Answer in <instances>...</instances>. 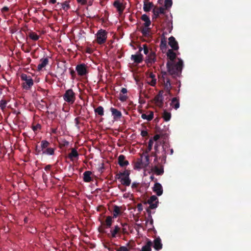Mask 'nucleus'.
<instances>
[{"instance_id":"f257e3e1","label":"nucleus","mask_w":251,"mask_h":251,"mask_svg":"<svg viewBox=\"0 0 251 251\" xmlns=\"http://www.w3.org/2000/svg\"><path fill=\"white\" fill-rule=\"evenodd\" d=\"M183 65V61L180 58H178V61L176 63L168 61L166 64L169 75H172L174 77L179 76L181 75Z\"/></svg>"},{"instance_id":"f03ea898","label":"nucleus","mask_w":251,"mask_h":251,"mask_svg":"<svg viewBox=\"0 0 251 251\" xmlns=\"http://www.w3.org/2000/svg\"><path fill=\"white\" fill-rule=\"evenodd\" d=\"M161 73L162 77L161 78H160V80L163 83L164 90L167 93L168 95L169 96L172 97L173 96V94L171 90L173 88V87L172 86L171 79L167 72H162Z\"/></svg>"},{"instance_id":"7ed1b4c3","label":"nucleus","mask_w":251,"mask_h":251,"mask_svg":"<svg viewBox=\"0 0 251 251\" xmlns=\"http://www.w3.org/2000/svg\"><path fill=\"white\" fill-rule=\"evenodd\" d=\"M162 26L164 30L166 29V31H163V37H161L160 45V49L163 50H166L167 48V41L164 35L165 34H167L168 32L169 33L171 32L173 28L172 23H170L169 21L166 22L165 23L162 24Z\"/></svg>"},{"instance_id":"20e7f679","label":"nucleus","mask_w":251,"mask_h":251,"mask_svg":"<svg viewBox=\"0 0 251 251\" xmlns=\"http://www.w3.org/2000/svg\"><path fill=\"white\" fill-rule=\"evenodd\" d=\"M96 36L97 42L99 45H101L106 42L107 37V32L105 30L100 29L98 31Z\"/></svg>"},{"instance_id":"39448f33","label":"nucleus","mask_w":251,"mask_h":251,"mask_svg":"<svg viewBox=\"0 0 251 251\" xmlns=\"http://www.w3.org/2000/svg\"><path fill=\"white\" fill-rule=\"evenodd\" d=\"M63 99L68 103L73 104L75 100V94L72 89H68L64 94Z\"/></svg>"},{"instance_id":"423d86ee","label":"nucleus","mask_w":251,"mask_h":251,"mask_svg":"<svg viewBox=\"0 0 251 251\" xmlns=\"http://www.w3.org/2000/svg\"><path fill=\"white\" fill-rule=\"evenodd\" d=\"M21 78L22 80L25 81L23 84L24 89L26 90L29 89L33 85V80L30 75H27L25 74H22L21 75Z\"/></svg>"},{"instance_id":"0eeeda50","label":"nucleus","mask_w":251,"mask_h":251,"mask_svg":"<svg viewBox=\"0 0 251 251\" xmlns=\"http://www.w3.org/2000/svg\"><path fill=\"white\" fill-rule=\"evenodd\" d=\"M75 70L80 76L86 75L88 73V67L84 63L78 64L76 66Z\"/></svg>"},{"instance_id":"6e6552de","label":"nucleus","mask_w":251,"mask_h":251,"mask_svg":"<svg viewBox=\"0 0 251 251\" xmlns=\"http://www.w3.org/2000/svg\"><path fill=\"white\" fill-rule=\"evenodd\" d=\"M167 8L164 7H155L152 10L153 14L152 18H157L161 17V16H165V11Z\"/></svg>"},{"instance_id":"1a4fd4ad","label":"nucleus","mask_w":251,"mask_h":251,"mask_svg":"<svg viewBox=\"0 0 251 251\" xmlns=\"http://www.w3.org/2000/svg\"><path fill=\"white\" fill-rule=\"evenodd\" d=\"M147 203L150 204V206L147 208L150 210L156 208L158 203L157 197L155 195L151 196L147 201Z\"/></svg>"},{"instance_id":"9d476101","label":"nucleus","mask_w":251,"mask_h":251,"mask_svg":"<svg viewBox=\"0 0 251 251\" xmlns=\"http://www.w3.org/2000/svg\"><path fill=\"white\" fill-rule=\"evenodd\" d=\"M163 91H160L158 94L156 95L153 99L155 105L159 107H162L163 106Z\"/></svg>"},{"instance_id":"9b49d317","label":"nucleus","mask_w":251,"mask_h":251,"mask_svg":"<svg viewBox=\"0 0 251 251\" xmlns=\"http://www.w3.org/2000/svg\"><path fill=\"white\" fill-rule=\"evenodd\" d=\"M156 54L155 52L151 50L149 54L147 56L146 62L148 65H151L156 61Z\"/></svg>"},{"instance_id":"f8f14e48","label":"nucleus","mask_w":251,"mask_h":251,"mask_svg":"<svg viewBox=\"0 0 251 251\" xmlns=\"http://www.w3.org/2000/svg\"><path fill=\"white\" fill-rule=\"evenodd\" d=\"M110 110L111 112L112 116L115 121L119 120L122 117V112L114 107H111Z\"/></svg>"},{"instance_id":"ddd939ff","label":"nucleus","mask_w":251,"mask_h":251,"mask_svg":"<svg viewBox=\"0 0 251 251\" xmlns=\"http://www.w3.org/2000/svg\"><path fill=\"white\" fill-rule=\"evenodd\" d=\"M169 45L172 48V50H177L179 49L178 43L176 41L175 38L173 36L169 37Z\"/></svg>"},{"instance_id":"4468645a","label":"nucleus","mask_w":251,"mask_h":251,"mask_svg":"<svg viewBox=\"0 0 251 251\" xmlns=\"http://www.w3.org/2000/svg\"><path fill=\"white\" fill-rule=\"evenodd\" d=\"M151 171L157 176H161L164 174V166H152Z\"/></svg>"},{"instance_id":"2eb2a0df","label":"nucleus","mask_w":251,"mask_h":251,"mask_svg":"<svg viewBox=\"0 0 251 251\" xmlns=\"http://www.w3.org/2000/svg\"><path fill=\"white\" fill-rule=\"evenodd\" d=\"M153 191L158 196H161L163 193L162 185L159 183L156 182L153 187Z\"/></svg>"},{"instance_id":"dca6fc26","label":"nucleus","mask_w":251,"mask_h":251,"mask_svg":"<svg viewBox=\"0 0 251 251\" xmlns=\"http://www.w3.org/2000/svg\"><path fill=\"white\" fill-rule=\"evenodd\" d=\"M49 62V60L47 57L42 58L40 60V63L38 65L37 70L41 71L43 68L45 67Z\"/></svg>"},{"instance_id":"f3484780","label":"nucleus","mask_w":251,"mask_h":251,"mask_svg":"<svg viewBox=\"0 0 251 251\" xmlns=\"http://www.w3.org/2000/svg\"><path fill=\"white\" fill-rule=\"evenodd\" d=\"M125 158V156L123 154L120 155L118 157V164L122 167H126L129 165V162L126 160Z\"/></svg>"},{"instance_id":"a211bd4d","label":"nucleus","mask_w":251,"mask_h":251,"mask_svg":"<svg viewBox=\"0 0 251 251\" xmlns=\"http://www.w3.org/2000/svg\"><path fill=\"white\" fill-rule=\"evenodd\" d=\"M167 56L169 59L168 61L175 62V60L176 58V54L172 49H169L166 53Z\"/></svg>"},{"instance_id":"6ab92c4d","label":"nucleus","mask_w":251,"mask_h":251,"mask_svg":"<svg viewBox=\"0 0 251 251\" xmlns=\"http://www.w3.org/2000/svg\"><path fill=\"white\" fill-rule=\"evenodd\" d=\"M153 247L157 251L160 250L162 248L161 240L159 237L156 238L154 240Z\"/></svg>"},{"instance_id":"aec40b11","label":"nucleus","mask_w":251,"mask_h":251,"mask_svg":"<svg viewBox=\"0 0 251 251\" xmlns=\"http://www.w3.org/2000/svg\"><path fill=\"white\" fill-rule=\"evenodd\" d=\"M143 55L142 54H133L131 56V59L133 60L135 63L139 64L143 61Z\"/></svg>"},{"instance_id":"412c9836","label":"nucleus","mask_w":251,"mask_h":251,"mask_svg":"<svg viewBox=\"0 0 251 251\" xmlns=\"http://www.w3.org/2000/svg\"><path fill=\"white\" fill-rule=\"evenodd\" d=\"M146 167V165L144 162H143L142 159L139 158L138 159L137 161L135 162L134 168V169H140Z\"/></svg>"},{"instance_id":"4be33fe9","label":"nucleus","mask_w":251,"mask_h":251,"mask_svg":"<svg viewBox=\"0 0 251 251\" xmlns=\"http://www.w3.org/2000/svg\"><path fill=\"white\" fill-rule=\"evenodd\" d=\"M70 0H66L63 2H58L57 3V4L60 5L61 7V8L64 10L67 11L71 8V6L70 5Z\"/></svg>"},{"instance_id":"5701e85b","label":"nucleus","mask_w":251,"mask_h":251,"mask_svg":"<svg viewBox=\"0 0 251 251\" xmlns=\"http://www.w3.org/2000/svg\"><path fill=\"white\" fill-rule=\"evenodd\" d=\"M113 5L115 7L117 8V11L120 14L123 13L124 10V7L122 3H121L118 0H116L114 1Z\"/></svg>"},{"instance_id":"b1692460","label":"nucleus","mask_w":251,"mask_h":251,"mask_svg":"<svg viewBox=\"0 0 251 251\" xmlns=\"http://www.w3.org/2000/svg\"><path fill=\"white\" fill-rule=\"evenodd\" d=\"M92 172L90 171H85L83 173V181L85 182H90L92 180L91 175Z\"/></svg>"},{"instance_id":"393cba45","label":"nucleus","mask_w":251,"mask_h":251,"mask_svg":"<svg viewBox=\"0 0 251 251\" xmlns=\"http://www.w3.org/2000/svg\"><path fill=\"white\" fill-rule=\"evenodd\" d=\"M79 154L76 151V150L75 148H72L71 149V152L68 154V157L71 159V160L73 161L74 159L75 158H78Z\"/></svg>"},{"instance_id":"a878e982","label":"nucleus","mask_w":251,"mask_h":251,"mask_svg":"<svg viewBox=\"0 0 251 251\" xmlns=\"http://www.w3.org/2000/svg\"><path fill=\"white\" fill-rule=\"evenodd\" d=\"M159 157L161 158L162 163H166V151L164 147H162L161 151H160V154Z\"/></svg>"},{"instance_id":"bb28decb","label":"nucleus","mask_w":251,"mask_h":251,"mask_svg":"<svg viewBox=\"0 0 251 251\" xmlns=\"http://www.w3.org/2000/svg\"><path fill=\"white\" fill-rule=\"evenodd\" d=\"M146 211L148 214V219L146 221V224H149L151 226H153V220L151 215V210L149 208H147Z\"/></svg>"},{"instance_id":"cd10ccee","label":"nucleus","mask_w":251,"mask_h":251,"mask_svg":"<svg viewBox=\"0 0 251 251\" xmlns=\"http://www.w3.org/2000/svg\"><path fill=\"white\" fill-rule=\"evenodd\" d=\"M121 231V228L119 227L118 226H115L113 229L110 230L111 236L114 238L116 236L117 234H120Z\"/></svg>"},{"instance_id":"c85d7f7f","label":"nucleus","mask_w":251,"mask_h":251,"mask_svg":"<svg viewBox=\"0 0 251 251\" xmlns=\"http://www.w3.org/2000/svg\"><path fill=\"white\" fill-rule=\"evenodd\" d=\"M153 112L152 111H149V114H142L141 115V118L143 119L147 120L148 121H151L153 118Z\"/></svg>"},{"instance_id":"c756f323","label":"nucleus","mask_w":251,"mask_h":251,"mask_svg":"<svg viewBox=\"0 0 251 251\" xmlns=\"http://www.w3.org/2000/svg\"><path fill=\"white\" fill-rule=\"evenodd\" d=\"M141 19L145 22L144 26L146 27H149L151 24L149 17L146 14H144L141 17Z\"/></svg>"},{"instance_id":"7c9ffc66","label":"nucleus","mask_w":251,"mask_h":251,"mask_svg":"<svg viewBox=\"0 0 251 251\" xmlns=\"http://www.w3.org/2000/svg\"><path fill=\"white\" fill-rule=\"evenodd\" d=\"M121 213L120 207L118 205H115L113 207V217L116 218L119 215L121 214Z\"/></svg>"},{"instance_id":"2f4dec72","label":"nucleus","mask_w":251,"mask_h":251,"mask_svg":"<svg viewBox=\"0 0 251 251\" xmlns=\"http://www.w3.org/2000/svg\"><path fill=\"white\" fill-rule=\"evenodd\" d=\"M171 105L175 109H177L179 107V102L178 99L176 98H173L172 100Z\"/></svg>"},{"instance_id":"473e14b6","label":"nucleus","mask_w":251,"mask_h":251,"mask_svg":"<svg viewBox=\"0 0 251 251\" xmlns=\"http://www.w3.org/2000/svg\"><path fill=\"white\" fill-rule=\"evenodd\" d=\"M153 7V4L151 2H146L144 4L143 9L145 12H149Z\"/></svg>"},{"instance_id":"72a5a7b5","label":"nucleus","mask_w":251,"mask_h":251,"mask_svg":"<svg viewBox=\"0 0 251 251\" xmlns=\"http://www.w3.org/2000/svg\"><path fill=\"white\" fill-rule=\"evenodd\" d=\"M165 163H162L161 158L159 157L155 156L152 163V166H163Z\"/></svg>"},{"instance_id":"f704fd0d","label":"nucleus","mask_w":251,"mask_h":251,"mask_svg":"<svg viewBox=\"0 0 251 251\" xmlns=\"http://www.w3.org/2000/svg\"><path fill=\"white\" fill-rule=\"evenodd\" d=\"M121 183L126 186H129L131 183V179L129 177H123L121 180Z\"/></svg>"},{"instance_id":"c9c22d12","label":"nucleus","mask_w":251,"mask_h":251,"mask_svg":"<svg viewBox=\"0 0 251 251\" xmlns=\"http://www.w3.org/2000/svg\"><path fill=\"white\" fill-rule=\"evenodd\" d=\"M152 245V242L151 240L148 241L146 244L142 247L141 251H151V246Z\"/></svg>"},{"instance_id":"e433bc0d","label":"nucleus","mask_w":251,"mask_h":251,"mask_svg":"<svg viewBox=\"0 0 251 251\" xmlns=\"http://www.w3.org/2000/svg\"><path fill=\"white\" fill-rule=\"evenodd\" d=\"M95 112L100 116L104 115V109L102 106H99L94 109Z\"/></svg>"},{"instance_id":"4c0bfd02","label":"nucleus","mask_w":251,"mask_h":251,"mask_svg":"<svg viewBox=\"0 0 251 251\" xmlns=\"http://www.w3.org/2000/svg\"><path fill=\"white\" fill-rule=\"evenodd\" d=\"M153 144V140L152 138H151L148 142V146L147 149L144 151V154L149 153L152 149Z\"/></svg>"},{"instance_id":"58836bf2","label":"nucleus","mask_w":251,"mask_h":251,"mask_svg":"<svg viewBox=\"0 0 251 251\" xmlns=\"http://www.w3.org/2000/svg\"><path fill=\"white\" fill-rule=\"evenodd\" d=\"M43 153L47 155H53L54 153V149L51 148H48L43 151Z\"/></svg>"},{"instance_id":"ea45409f","label":"nucleus","mask_w":251,"mask_h":251,"mask_svg":"<svg viewBox=\"0 0 251 251\" xmlns=\"http://www.w3.org/2000/svg\"><path fill=\"white\" fill-rule=\"evenodd\" d=\"M28 36L31 39L34 41H37L39 39V36L34 32H30Z\"/></svg>"},{"instance_id":"a19ab883","label":"nucleus","mask_w":251,"mask_h":251,"mask_svg":"<svg viewBox=\"0 0 251 251\" xmlns=\"http://www.w3.org/2000/svg\"><path fill=\"white\" fill-rule=\"evenodd\" d=\"M150 31L151 29L149 27H145L141 29V33L144 36L148 37L150 35Z\"/></svg>"},{"instance_id":"79ce46f5","label":"nucleus","mask_w":251,"mask_h":251,"mask_svg":"<svg viewBox=\"0 0 251 251\" xmlns=\"http://www.w3.org/2000/svg\"><path fill=\"white\" fill-rule=\"evenodd\" d=\"M143 49L144 50V54L148 55L150 51H149L148 46L146 44L143 45V47H140L139 48V51H141Z\"/></svg>"},{"instance_id":"37998d69","label":"nucleus","mask_w":251,"mask_h":251,"mask_svg":"<svg viewBox=\"0 0 251 251\" xmlns=\"http://www.w3.org/2000/svg\"><path fill=\"white\" fill-rule=\"evenodd\" d=\"M50 145V143L46 140H42L41 142V146L42 151H43L45 149L48 148Z\"/></svg>"},{"instance_id":"c03bdc74","label":"nucleus","mask_w":251,"mask_h":251,"mask_svg":"<svg viewBox=\"0 0 251 251\" xmlns=\"http://www.w3.org/2000/svg\"><path fill=\"white\" fill-rule=\"evenodd\" d=\"M171 117V114L170 113L168 112L166 110H165L163 112V118L164 121L167 122L169 121Z\"/></svg>"},{"instance_id":"a18cd8bd","label":"nucleus","mask_w":251,"mask_h":251,"mask_svg":"<svg viewBox=\"0 0 251 251\" xmlns=\"http://www.w3.org/2000/svg\"><path fill=\"white\" fill-rule=\"evenodd\" d=\"M112 223V218L111 216L107 217L105 220V224L107 227H110Z\"/></svg>"},{"instance_id":"49530a36","label":"nucleus","mask_w":251,"mask_h":251,"mask_svg":"<svg viewBox=\"0 0 251 251\" xmlns=\"http://www.w3.org/2000/svg\"><path fill=\"white\" fill-rule=\"evenodd\" d=\"M7 101L5 100H1L0 101V107L2 111L6 108Z\"/></svg>"},{"instance_id":"de8ad7c7","label":"nucleus","mask_w":251,"mask_h":251,"mask_svg":"<svg viewBox=\"0 0 251 251\" xmlns=\"http://www.w3.org/2000/svg\"><path fill=\"white\" fill-rule=\"evenodd\" d=\"M172 0H165L164 6L166 7V8H170L172 6Z\"/></svg>"},{"instance_id":"09e8293b","label":"nucleus","mask_w":251,"mask_h":251,"mask_svg":"<svg viewBox=\"0 0 251 251\" xmlns=\"http://www.w3.org/2000/svg\"><path fill=\"white\" fill-rule=\"evenodd\" d=\"M130 174V170H126L124 172H120V175L123 177H129Z\"/></svg>"},{"instance_id":"8fccbe9b","label":"nucleus","mask_w":251,"mask_h":251,"mask_svg":"<svg viewBox=\"0 0 251 251\" xmlns=\"http://www.w3.org/2000/svg\"><path fill=\"white\" fill-rule=\"evenodd\" d=\"M143 155L145 156V160H146V161L144 163L147 166L149 165V164L150 163V156L149 155L148 153L144 154V153H143V154L141 155V157H142Z\"/></svg>"},{"instance_id":"3c124183","label":"nucleus","mask_w":251,"mask_h":251,"mask_svg":"<svg viewBox=\"0 0 251 251\" xmlns=\"http://www.w3.org/2000/svg\"><path fill=\"white\" fill-rule=\"evenodd\" d=\"M127 227V225L126 224H124V225H123V227L121 228V233H122L124 234H127L128 231Z\"/></svg>"},{"instance_id":"603ef678","label":"nucleus","mask_w":251,"mask_h":251,"mask_svg":"<svg viewBox=\"0 0 251 251\" xmlns=\"http://www.w3.org/2000/svg\"><path fill=\"white\" fill-rule=\"evenodd\" d=\"M69 71H70V74L71 75V78L72 79H74L76 77V73H75V72L74 71V70L72 68H69Z\"/></svg>"},{"instance_id":"864d4df0","label":"nucleus","mask_w":251,"mask_h":251,"mask_svg":"<svg viewBox=\"0 0 251 251\" xmlns=\"http://www.w3.org/2000/svg\"><path fill=\"white\" fill-rule=\"evenodd\" d=\"M158 144L156 143L154 147V149L155 150V152L157 156H159L160 154V151L158 149Z\"/></svg>"},{"instance_id":"5fc2aeb1","label":"nucleus","mask_w":251,"mask_h":251,"mask_svg":"<svg viewBox=\"0 0 251 251\" xmlns=\"http://www.w3.org/2000/svg\"><path fill=\"white\" fill-rule=\"evenodd\" d=\"M117 251H129L127 247L125 246H121L116 249Z\"/></svg>"},{"instance_id":"6e6d98bb","label":"nucleus","mask_w":251,"mask_h":251,"mask_svg":"<svg viewBox=\"0 0 251 251\" xmlns=\"http://www.w3.org/2000/svg\"><path fill=\"white\" fill-rule=\"evenodd\" d=\"M127 97L126 95H123L120 94L119 99L122 101H125L126 100Z\"/></svg>"},{"instance_id":"4d7b16f0","label":"nucleus","mask_w":251,"mask_h":251,"mask_svg":"<svg viewBox=\"0 0 251 251\" xmlns=\"http://www.w3.org/2000/svg\"><path fill=\"white\" fill-rule=\"evenodd\" d=\"M76 1L78 3L83 5L86 4L87 3V0H76Z\"/></svg>"},{"instance_id":"13d9d810","label":"nucleus","mask_w":251,"mask_h":251,"mask_svg":"<svg viewBox=\"0 0 251 251\" xmlns=\"http://www.w3.org/2000/svg\"><path fill=\"white\" fill-rule=\"evenodd\" d=\"M79 117H76V118H75V126L78 128L79 127V124H80V122H79Z\"/></svg>"},{"instance_id":"bf43d9fd","label":"nucleus","mask_w":251,"mask_h":251,"mask_svg":"<svg viewBox=\"0 0 251 251\" xmlns=\"http://www.w3.org/2000/svg\"><path fill=\"white\" fill-rule=\"evenodd\" d=\"M141 135L143 137H146L148 136V132L146 130H142L141 131Z\"/></svg>"},{"instance_id":"052dcab7","label":"nucleus","mask_w":251,"mask_h":251,"mask_svg":"<svg viewBox=\"0 0 251 251\" xmlns=\"http://www.w3.org/2000/svg\"><path fill=\"white\" fill-rule=\"evenodd\" d=\"M139 185V183H137L136 182H133L132 184L131 187L132 188H136Z\"/></svg>"},{"instance_id":"680f3d73","label":"nucleus","mask_w":251,"mask_h":251,"mask_svg":"<svg viewBox=\"0 0 251 251\" xmlns=\"http://www.w3.org/2000/svg\"><path fill=\"white\" fill-rule=\"evenodd\" d=\"M42 178L45 182H46L47 181V180H48L47 175L45 173H43L42 174Z\"/></svg>"},{"instance_id":"e2e57ef3","label":"nucleus","mask_w":251,"mask_h":251,"mask_svg":"<svg viewBox=\"0 0 251 251\" xmlns=\"http://www.w3.org/2000/svg\"><path fill=\"white\" fill-rule=\"evenodd\" d=\"M156 79L155 78H153L149 83L151 86H153L156 84Z\"/></svg>"},{"instance_id":"0e129e2a","label":"nucleus","mask_w":251,"mask_h":251,"mask_svg":"<svg viewBox=\"0 0 251 251\" xmlns=\"http://www.w3.org/2000/svg\"><path fill=\"white\" fill-rule=\"evenodd\" d=\"M160 136L159 134H156L153 136V138H152V139L153 140V141H156L160 138Z\"/></svg>"},{"instance_id":"69168bd1","label":"nucleus","mask_w":251,"mask_h":251,"mask_svg":"<svg viewBox=\"0 0 251 251\" xmlns=\"http://www.w3.org/2000/svg\"><path fill=\"white\" fill-rule=\"evenodd\" d=\"M137 208L139 211H141L143 210L142 205L141 203H139L137 205Z\"/></svg>"},{"instance_id":"338daca9","label":"nucleus","mask_w":251,"mask_h":251,"mask_svg":"<svg viewBox=\"0 0 251 251\" xmlns=\"http://www.w3.org/2000/svg\"><path fill=\"white\" fill-rule=\"evenodd\" d=\"M115 179H121V178H122V176H121V175H120V173H119L117 174L116 175V176H115Z\"/></svg>"},{"instance_id":"774afa93","label":"nucleus","mask_w":251,"mask_h":251,"mask_svg":"<svg viewBox=\"0 0 251 251\" xmlns=\"http://www.w3.org/2000/svg\"><path fill=\"white\" fill-rule=\"evenodd\" d=\"M9 10V8L7 6H4L1 9V12H7Z\"/></svg>"}]
</instances>
